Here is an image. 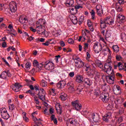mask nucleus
Wrapping results in <instances>:
<instances>
[{
  "label": "nucleus",
  "instance_id": "obj_39",
  "mask_svg": "<svg viewBox=\"0 0 126 126\" xmlns=\"http://www.w3.org/2000/svg\"><path fill=\"white\" fill-rule=\"evenodd\" d=\"M51 121H53V122L54 123L55 125H57L58 124V120H57V118H56V117L55 115H52L51 117Z\"/></svg>",
  "mask_w": 126,
  "mask_h": 126
},
{
  "label": "nucleus",
  "instance_id": "obj_20",
  "mask_svg": "<svg viewBox=\"0 0 126 126\" xmlns=\"http://www.w3.org/2000/svg\"><path fill=\"white\" fill-rule=\"evenodd\" d=\"M37 32L39 33V34H41V35L44 36V37H48V36H49V32L46 31V30H45L44 29H41V30L37 31Z\"/></svg>",
  "mask_w": 126,
  "mask_h": 126
},
{
  "label": "nucleus",
  "instance_id": "obj_52",
  "mask_svg": "<svg viewBox=\"0 0 126 126\" xmlns=\"http://www.w3.org/2000/svg\"><path fill=\"white\" fill-rule=\"evenodd\" d=\"M124 121V119H123V117H119L116 120L117 124H120V123H122Z\"/></svg>",
  "mask_w": 126,
  "mask_h": 126
},
{
  "label": "nucleus",
  "instance_id": "obj_10",
  "mask_svg": "<svg viewBox=\"0 0 126 126\" xmlns=\"http://www.w3.org/2000/svg\"><path fill=\"white\" fill-rule=\"evenodd\" d=\"M66 125L67 126H78V123L75 120L71 118L67 121Z\"/></svg>",
  "mask_w": 126,
  "mask_h": 126
},
{
  "label": "nucleus",
  "instance_id": "obj_24",
  "mask_svg": "<svg viewBox=\"0 0 126 126\" xmlns=\"http://www.w3.org/2000/svg\"><path fill=\"white\" fill-rule=\"evenodd\" d=\"M115 7L117 11L118 12H122L123 11V7H122V5L119 3H116L115 4Z\"/></svg>",
  "mask_w": 126,
  "mask_h": 126
},
{
  "label": "nucleus",
  "instance_id": "obj_15",
  "mask_svg": "<svg viewBox=\"0 0 126 126\" xmlns=\"http://www.w3.org/2000/svg\"><path fill=\"white\" fill-rule=\"evenodd\" d=\"M92 119L94 123H100V117L97 113H94L92 115Z\"/></svg>",
  "mask_w": 126,
  "mask_h": 126
},
{
  "label": "nucleus",
  "instance_id": "obj_19",
  "mask_svg": "<svg viewBox=\"0 0 126 126\" xmlns=\"http://www.w3.org/2000/svg\"><path fill=\"white\" fill-rule=\"evenodd\" d=\"M19 22L21 24H25L28 23V19L24 16H21L19 18Z\"/></svg>",
  "mask_w": 126,
  "mask_h": 126
},
{
  "label": "nucleus",
  "instance_id": "obj_55",
  "mask_svg": "<svg viewBox=\"0 0 126 126\" xmlns=\"http://www.w3.org/2000/svg\"><path fill=\"white\" fill-rule=\"evenodd\" d=\"M8 28L10 29V31L11 32H14L15 31L13 29V26H12V24L9 25Z\"/></svg>",
  "mask_w": 126,
  "mask_h": 126
},
{
  "label": "nucleus",
  "instance_id": "obj_47",
  "mask_svg": "<svg viewBox=\"0 0 126 126\" xmlns=\"http://www.w3.org/2000/svg\"><path fill=\"white\" fill-rule=\"evenodd\" d=\"M94 75L95 79H98V78L100 77V73L98 72H97L96 71L94 72Z\"/></svg>",
  "mask_w": 126,
  "mask_h": 126
},
{
  "label": "nucleus",
  "instance_id": "obj_43",
  "mask_svg": "<svg viewBox=\"0 0 126 126\" xmlns=\"http://www.w3.org/2000/svg\"><path fill=\"white\" fill-rule=\"evenodd\" d=\"M15 109V106L14 104H11L9 105V110L10 112H12V111Z\"/></svg>",
  "mask_w": 126,
  "mask_h": 126
},
{
  "label": "nucleus",
  "instance_id": "obj_1",
  "mask_svg": "<svg viewBox=\"0 0 126 126\" xmlns=\"http://www.w3.org/2000/svg\"><path fill=\"white\" fill-rule=\"evenodd\" d=\"M114 22H115V19L110 16L106 17L104 19H101L100 28L101 29H105V28L107 27V24L109 25H112L114 24Z\"/></svg>",
  "mask_w": 126,
  "mask_h": 126
},
{
  "label": "nucleus",
  "instance_id": "obj_56",
  "mask_svg": "<svg viewBox=\"0 0 126 126\" xmlns=\"http://www.w3.org/2000/svg\"><path fill=\"white\" fill-rule=\"evenodd\" d=\"M34 102L35 104H36L37 105H38V104H40V101H39V99H38L37 96H35L34 97Z\"/></svg>",
  "mask_w": 126,
  "mask_h": 126
},
{
  "label": "nucleus",
  "instance_id": "obj_48",
  "mask_svg": "<svg viewBox=\"0 0 126 126\" xmlns=\"http://www.w3.org/2000/svg\"><path fill=\"white\" fill-rule=\"evenodd\" d=\"M43 66H45V64H44V62L38 64L37 66V68H39V69H42V67H43Z\"/></svg>",
  "mask_w": 126,
  "mask_h": 126
},
{
  "label": "nucleus",
  "instance_id": "obj_18",
  "mask_svg": "<svg viewBox=\"0 0 126 126\" xmlns=\"http://www.w3.org/2000/svg\"><path fill=\"white\" fill-rule=\"evenodd\" d=\"M67 87H68V89L70 92H73V91H74V88H73V81H69L67 83Z\"/></svg>",
  "mask_w": 126,
  "mask_h": 126
},
{
  "label": "nucleus",
  "instance_id": "obj_60",
  "mask_svg": "<svg viewBox=\"0 0 126 126\" xmlns=\"http://www.w3.org/2000/svg\"><path fill=\"white\" fill-rule=\"evenodd\" d=\"M116 58L117 61H122V56H121V55H117Z\"/></svg>",
  "mask_w": 126,
  "mask_h": 126
},
{
  "label": "nucleus",
  "instance_id": "obj_57",
  "mask_svg": "<svg viewBox=\"0 0 126 126\" xmlns=\"http://www.w3.org/2000/svg\"><path fill=\"white\" fill-rule=\"evenodd\" d=\"M56 19L58 21H62L63 20V17L61 15L57 16Z\"/></svg>",
  "mask_w": 126,
  "mask_h": 126
},
{
  "label": "nucleus",
  "instance_id": "obj_62",
  "mask_svg": "<svg viewBox=\"0 0 126 126\" xmlns=\"http://www.w3.org/2000/svg\"><path fill=\"white\" fill-rule=\"evenodd\" d=\"M39 64V62L37 60H34L33 62V65L34 66H37L38 64Z\"/></svg>",
  "mask_w": 126,
  "mask_h": 126
},
{
  "label": "nucleus",
  "instance_id": "obj_49",
  "mask_svg": "<svg viewBox=\"0 0 126 126\" xmlns=\"http://www.w3.org/2000/svg\"><path fill=\"white\" fill-rule=\"evenodd\" d=\"M84 20V16H81L80 18L79 19V24H82V22H83Z\"/></svg>",
  "mask_w": 126,
  "mask_h": 126
},
{
  "label": "nucleus",
  "instance_id": "obj_63",
  "mask_svg": "<svg viewBox=\"0 0 126 126\" xmlns=\"http://www.w3.org/2000/svg\"><path fill=\"white\" fill-rule=\"evenodd\" d=\"M111 32H106V38H105V39H107V38H109V37H111Z\"/></svg>",
  "mask_w": 126,
  "mask_h": 126
},
{
  "label": "nucleus",
  "instance_id": "obj_27",
  "mask_svg": "<svg viewBox=\"0 0 126 126\" xmlns=\"http://www.w3.org/2000/svg\"><path fill=\"white\" fill-rule=\"evenodd\" d=\"M64 3L66 6H73V3H74V1L73 0H66Z\"/></svg>",
  "mask_w": 126,
  "mask_h": 126
},
{
  "label": "nucleus",
  "instance_id": "obj_13",
  "mask_svg": "<svg viewBox=\"0 0 126 126\" xmlns=\"http://www.w3.org/2000/svg\"><path fill=\"white\" fill-rule=\"evenodd\" d=\"M96 13L98 16H101L103 15V8L102 7V5L100 4H97L96 6Z\"/></svg>",
  "mask_w": 126,
  "mask_h": 126
},
{
  "label": "nucleus",
  "instance_id": "obj_3",
  "mask_svg": "<svg viewBox=\"0 0 126 126\" xmlns=\"http://www.w3.org/2000/svg\"><path fill=\"white\" fill-rule=\"evenodd\" d=\"M104 71H105V72H106V73L109 75L114 74V70H113V67L109 63H106L104 64Z\"/></svg>",
  "mask_w": 126,
  "mask_h": 126
},
{
  "label": "nucleus",
  "instance_id": "obj_42",
  "mask_svg": "<svg viewBox=\"0 0 126 126\" xmlns=\"http://www.w3.org/2000/svg\"><path fill=\"white\" fill-rule=\"evenodd\" d=\"M0 111L1 115L5 114L6 113H7V110H6V109L4 107H2V108H0Z\"/></svg>",
  "mask_w": 126,
  "mask_h": 126
},
{
  "label": "nucleus",
  "instance_id": "obj_46",
  "mask_svg": "<svg viewBox=\"0 0 126 126\" xmlns=\"http://www.w3.org/2000/svg\"><path fill=\"white\" fill-rule=\"evenodd\" d=\"M51 41H52V39H48L45 43H42V45L43 46H49V45H50V43H51Z\"/></svg>",
  "mask_w": 126,
  "mask_h": 126
},
{
  "label": "nucleus",
  "instance_id": "obj_9",
  "mask_svg": "<svg viewBox=\"0 0 126 126\" xmlns=\"http://www.w3.org/2000/svg\"><path fill=\"white\" fill-rule=\"evenodd\" d=\"M126 22V17L122 14H118L117 15V22L122 24Z\"/></svg>",
  "mask_w": 126,
  "mask_h": 126
},
{
  "label": "nucleus",
  "instance_id": "obj_6",
  "mask_svg": "<svg viewBox=\"0 0 126 126\" xmlns=\"http://www.w3.org/2000/svg\"><path fill=\"white\" fill-rule=\"evenodd\" d=\"M85 63L82 61V60L79 58L75 59V66L77 68H81L83 67Z\"/></svg>",
  "mask_w": 126,
  "mask_h": 126
},
{
  "label": "nucleus",
  "instance_id": "obj_58",
  "mask_svg": "<svg viewBox=\"0 0 126 126\" xmlns=\"http://www.w3.org/2000/svg\"><path fill=\"white\" fill-rule=\"evenodd\" d=\"M99 41H101V42H103V43H104L105 44H107V43L106 42V40H105V39H104V38H103L100 35L99 36Z\"/></svg>",
  "mask_w": 126,
  "mask_h": 126
},
{
  "label": "nucleus",
  "instance_id": "obj_51",
  "mask_svg": "<svg viewBox=\"0 0 126 126\" xmlns=\"http://www.w3.org/2000/svg\"><path fill=\"white\" fill-rule=\"evenodd\" d=\"M113 88L118 90V94L121 93V87H120L119 86L115 85Z\"/></svg>",
  "mask_w": 126,
  "mask_h": 126
},
{
  "label": "nucleus",
  "instance_id": "obj_37",
  "mask_svg": "<svg viewBox=\"0 0 126 126\" xmlns=\"http://www.w3.org/2000/svg\"><path fill=\"white\" fill-rule=\"evenodd\" d=\"M1 116L2 118L4 119V120H8V119H9V115L8 113H7V112L4 113V114H1Z\"/></svg>",
  "mask_w": 126,
  "mask_h": 126
},
{
  "label": "nucleus",
  "instance_id": "obj_64",
  "mask_svg": "<svg viewBox=\"0 0 126 126\" xmlns=\"http://www.w3.org/2000/svg\"><path fill=\"white\" fill-rule=\"evenodd\" d=\"M118 0V3L119 4H123L125 2H126V0Z\"/></svg>",
  "mask_w": 126,
  "mask_h": 126
},
{
  "label": "nucleus",
  "instance_id": "obj_50",
  "mask_svg": "<svg viewBox=\"0 0 126 126\" xmlns=\"http://www.w3.org/2000/svg\"><path fill=\"white\" fill-rule=\"evenodd\" d=\"M86 60L88 62H91V60H90V58L91 56H90V54H89V52H87L86 53Z\"/></svg>",
  "mask_w": 126,
  "mask_h": 126
},
{
  "label": "nucleus",
  "instance_id": "obj_44",
  "mask_svg": "<svg viewBox=\"0 0 126 126\" xmlns=\"http://www.w3.org/2000/svg\"><path fill=\"white\" fill-rule=\"evenodd\" d=\"M30 67H31V63L28 62L25 64V68L28 70H29L30 69Z\"/></svg>",
  "mask_w": 126,
  "mask_h": 126
},
{
  "label": "nucleus",
  "instance_id": "obj_36",
  "mask_svg": "<svg viewBox=\"0 0 126 126\" xmlns=\"http://www.w3.org/2000/svg\"><path fill=\"white\" fill-rule=\"evenodd\" d=\"M112 48L115 53H119L120 51V47H119V46L117 45H113Z\"/></svg>",
  "mask_w": 126,
  "mask_h": 126
},
{
  "label": "nucleus",
  "instance_id": "obj_26",
  "mask_svg": "<svg viewBox=\"0 0 126 126\" xmlns=\"http://www.w3.org/2000/svg\"><path fill=\"white\" fill-rule=\"evenodd\" d=\"M83 76L81 75H77L76 77V81L78 82V83H82L83 82Z\"/></svg>",
  "mask_w": 126,
  "mask_h": 126
},
{
  "label": "nucleus",
  "instance_id": "obj_33",
  "mask_svg": "<svg viewBox=\"0 0 126 126\" xmlns=\"http://www.w3.org/2000/svg\"><path fill=\"white\" fill-rule=\"evenodd\" d=\"M22 115L23 119L25 121V122L28 123V122L29 121V119H28V118L26 117V113L22 111Z\"/></svg>",
  "mask_w": 126,
  "mask_h": 126
},
{
  "label": "nucleus",
  "instance_id": "obj_59",
  "mask_svg": "<svg viewBox=\"0 0 126 126\" xmlns=\"http://www.w3.org/2000/svg\"><path fill=\"white\" fill-rule=\"evenodd\" d=\"M85 67H86V71H88V70L90 69V65L88 63H86L85 65Z\"/></svg>",
  "mask_w": 126,
  "mask_h": 126
},
{
  "label": "nucleus",
  "instance_id": "obj_38",
  "mask_svg": "<svg viewBox=\"0 0 126 126\" xmlns=\"http://www.w3.org/2000/svg\"><path fill=\"white\" fill-rule=\"evenodd\" d=\"M121 38L123 42H126V34L125 32L121 33Z\"/></svg>",
  "mask_w": 126,
  "mask_h": 126
},
{
  "label": "nucleus",
  "instance_id": "obj_31",
  "mask_svg": "<svg viewBox=\"0 0 126 126\" xmlns=\"http://www.w3.org/2000/svg\"><path fill=\"white\" fill-rule=\"evenodd\" d=\"M102 54L104 55L111 54V50L108 48H105L102 50Z\"/></svg>",
  "mask_w": 126,
  "mask_h": 126
},
{
  "label": "nucleus",
  "instance_id": "obj_35",
  "mask_svg": "<svg viewBox=\"0 0 126 126\" xmlns=\"http://www.w3.org/2000/svg\"><path fill=\"white\" fill-rule=\"evenodd\" d=\"M101 89L103 91H107V89H110V86L107 85L106 84H104V85L101 86Z\"/></svg>",
  "mask_w": 126,
  "mask_h": 126
},
{
  "label": "nucleus",
  "instance_id": "obj_14",
  "mask_svg": "<svg viewBox=\"0 0 126 126\" xmlns=\"http://www.w3.org/2000/svg\"><path fill=\"white\" fill-rule=\"evenodd\" d=\"M38 95L40 100L45 101V96H46V94H45V91L44 90V89H40L39 92L38 94Z\"/></svg>",
  "mask_w": 126,
  "mask_h": 126
},
{
  "label": "nucleus",
  "instance_id": "obj_7",
  "mask_svg": "<svg viewBox=\"0 0 126 126\" xmlns=\"http://www.w3.org/2000/svg\"><path fill=\"white\" fill-rule=\"evenodd\" d=\"M100 100L104 102V103H107L110 99V96L109 94L102 93L100 97Z\"/></svg>",
  "mask_w": 126,
  "mask_h": 126
},
{
  "label": "nucleus",
  "instance_id": "obj_16",
  "mask_svg": "<svg viewBox=\"0 0 126 126\" xmlns=\"http://www.w3.org/2000/svg\"><path fill=\"white\" fill-rule=\"evenodd\" d=\"M110 119H112V113L110 112L107 113L102 118V120L106 123L109 122V120H110Z\"/></svg>",
  "mask_w": 126,
  "mask_h": 126
},
{
  "label": "nucleus",
  "instance_id": "obj_17",
  "mask_svg": "<svg viewBox=\"0 0 126 126\" xmlns=\"http://www.w3.org/2000/svg\"><path fill=\"white\" fill-rule=\"evenodd\" d=\"M21 87H22V86H21V85H20L18 83H15L14 85H13V86L12 88V89L15 92H18L19 91V89H20V88H21Z\"/></svg>",
  "mask_w": 126,
  "mask_h": 126
},
{
  "label": "nucleus",
  "instance_id": "obj_23",
  "mask_svg": "<svg viewBox=\"0 0 126 126\" xmlns=\"http://www.w3.org/2000/svg\"><path fill=\"white\" fill-rule=\"evenodd\" d=\"M84 85L86 86H91L92 85V81L88 78H85L84 80Z\"/></svg>",
  "mask_w": 126,
  "mask_h": 126
},
{
  "label": "nucleus",
  "instance_id": "obj_53",
  "mask_svg": "<svg viewBox=\"0 0 126 126\" xmlns=\"http://www.w3.org/2000/svg\"><path fill=\"white\" fill-rule=\"evenodd\" d=\"M91 14L92 15V18L94 20L95 19V11L94 10H92L91 11Z\"/></svg>",
  "mask_w": 126,
  "mask_h": 126
},
{
  "label": "nucleus",
  "instance_id": "obj_11",
  "mask_svg": "<svg viewBox=\"0 0 126 126\" xmlns=\"http://www.w3.org/2000/svg\"><path fill=\"white\" fill-rule=\"evenodd\" d=\"M72 105L73 106H74L76 111H80V110H81V108L82 107L81 104L79 103L78 100L73 101L72 102Z\"/></svg>",
  "mask_w": 126,
  "mask_h": 126
},
{
  "label": "nucleus",
  "instance_id": "obj_22",
  "mask_svg": "<svg viewBox=\"0 0 126 126\" xmlns=\"http://www.w3.org/2000/svg\"><path fill=\"white\" fill-rule=\"evenodd\" d=\"M65 81H61L57 84L58 88H60V89H62V88H64V86H65Z\"/></svg>",
  "mask_w": 126,
  "mask_h": 126
},
{
  "label": "nucleus",
  "instance_id": "obj_5",
  "mask_svg": "<svg viewBox=\"0 0 126 126\" xmlns=\"http://www.w3.org/2000/svg\"><path fill=\"white\" fill-rule=\"evenodd\" d=\"M93 49L95 54H99L102 51V44L98 42L94 43Z\"/></svg>",
  "mask_w": 126,
  "mask_h": 126
},
{
  "label": "nucleus",
  "instance_id": "obj_61",
  "mask_svg": "<svg viewBox=\"0 0 126 126\" xmlns=\"http://www.w3.org/2000/svg\"><path fill=\"white\" fill-rule=\"evenodd\" d=\"M88 47H89V44H88L87 43H85L84 46V51H86V50L88 49Z\"/></svg>",
  "mask_w": 126,
  "mask_h": 126
},
{
  "label": "nucleus",
  "instance_id": "obj_25",
  "mask_svg": "<svg viewBox=\"0 0 126 126\" xmlns=\"http://www.w3.org/2000/svg\"><path fill=\"white\" fill-rule=\"evenodd\" d=\"M56 111L57 112V114H59V115H61L63 112V110L62 109V108L61 107V104L60 103H57L56 105Z\"/></svg>",
  "mask_w": 126,
  "mask_h": 126
},
{
  "label": "nucleus",
  "instance_id": "obj_2",
  "mask_svg": "<svg viewBox=\"0 0 126 126\" xmlns=\"http://www.w3.org/2000/svg\"><path fill=\"white\" fill-rule=\"evenodd\" d=\"M46 26V20L44 19H40L36 22V31L43 29V27Z\"/></svg>",
  "mask_w": 126,
  "mask_h": 126
},
{
  "label": "nucleus",
  "instance_id": "obj_45",
  "mask_svg": "<svg viewBox=\"0 0 126 126\" xmlns=\"http://www.w3.org/2000/svg\"><path fill=\"white\" fill-rule=\"evenodd\" d=\"M51 95L53 96H55L56 95V90L54 89H51L49 91Z\"/></svg>",
  "mask_w": 126,
  "mask_h": 126
},
{
  "label": "nucleus",
  "instance_id": "obj_32",
  "mask_svg": "<svg viewBox=\"0 0 126 126\" xmlns=\"http://www.w3.org/2000/svg\"><path fill=\"white\" fill-rule=\"evenodd\" d=\"M0 78L2 79H6V77H7V73L6 71H3L0 75Z\"/></svg>",
  "mask_w": 126,
  "mask_h": 126
},
{
  "label": "nucleus",
  "instance_id": "obj_41",
  "mask_svg": "<svg viewBox=\"0 0 126 126\" xmlns=\"http://www.w3.org/2000/svg\"><path fill=\"white\" fill-rule=\"evenodd\" d=\"M67 96V95H66V94L63 93L61 94V95L60 97L62 100H63V101H64V100H66Z\"/></svg>",
  "mask_w": 126,
  "mask_h": 126
},
{
  "label": "nucleus",
  "instance_id": "obj_28",
  "mask_svg": "<svg viewBox=\"0 0 126 126\" xmlns=\"http://www.w3.org/2000/svg\"><path fill=\"white\" fill-rule=\"evenodd\" d=\"M77 4L75 5V8L76 9H79V8H82L83 7L82 5H84V2H76Z\"/></svg>",
  "mask_w": 126,
  "mask_h": 126
},
{
  "label": "nucleus",
  "instance_id": "obj_12",
  "mask_svg": "<svg viewBox=\"0 0 126 126\" xmlns=\"http://www.w3.org/2000/svg\"><path fill=\"white\" fill-rule=\"evenodd\" d=\"M9 7L11 12H15V11L17 10V5L16 3L13 1L10 3Z\"/></svg>",
  "mask_w": 126,
  "mask_h": 126
},
{
  "label": "nucleus",
  "instance_id": "obj_40",
  "mask_svg": "<svg viewBox=\"0 0 126 126\" xmlns=\"http://www.w3.org/2000/svg\"><path fill=\"white\" fill-rule=\"evenodd\" d=\"M40 85L42 86V87H46L48 85V84L47 81H45L44 80H42L40 83Z\"/></svg>",
  "mask_w": 126,
  "mask_h": 126
},
{
  "label": "nucleus",
  "instance_id": "obj_21",
  "mask_svg": "<svg viewBox=\"0 0 126 126\" xmlns=\"http://www.w3.org/2000/svg\"><path fill=\"white\" fill-rule=\"evenodd\" d=\"M69 18L73 24H77L78 20H77V18L75 16V15H70L69 16Z\"/></svg>",
  "mask_w": 126,
  "mask_h": 126
},
{
  "label": "nucleus",
  "instance_id": "obj_54",
  "mask_svg": "<svg viewBox=\"0 0 126 126\" xmlns=\"http://www.w3.org/2000/svg\"><path fill=\"white\" fill-rule=\"evenodd\" d=\"M118 66L119 68V70H122V69H124V67H123V64H122V63L119 62L118 63Z\"/></svg>",
  "mask_w": 126,
  "mask_h": 126
},
{
  "label": "nucleus",
  "instance_id": "obj_8",
  "mask_svg": "<svg viewBox=\"0 0 126 126\" xmlns=\"http://www.w3.org/2000/svg\"><path fill=\"white\" fill-rule=\"evenodd\" d=\"M103 77L106 78V81L108 84H114V83H115V76L114 74L112 75L103 76Z\"/></svg>",
  "mask_w": 126,
  "mask_h": 126
},
{
  "label": "nucleus",
  "instance_id": "obj_30",
  "mask_svg": "<svg viewBox=\"0 0 126 126\" xmlns=\"http://www.w3.org/2000/svg\"><path fill=\"white\" fill-rule=\"evenodd\" d=\"M36 115H38V112L37 111H35L33 113H32V119L34 121V122L36 124H38V119L37 118H36Z\"/></svg>",
  "mask_w": 126,
  "mask_h": 126
},
{
  "label": "nucleus",
  "instance_id": "obj_4",
  "mask_svg": "<svg viewBox=\"0 0 126 126\" xmlns=\"http://www.w3.org/2000/svg\"><path fill=\"white\" fill-rule=\"evenodd\" d=\"M44 64L46 70H53L55 68V64L52 61L44 62Z\"/></svg>",
  "mask_w": 126,
  "mask_h": 126
},
{
  "label": "nucleus",
  "instance_id": "obj_29",
  "mask_svg": "<svg viewBox=\"0 0 126 126\" xmlns=\"http://www.w3.org/2000/svg\"><path fill=\"white\" fill-rule=\"evenodd\" d=\"M95 63L97 65V66L99 67V68H103V67H104V65H103V63H102L100 60L96 59L95 61Z\"/></svg>",
  "mask_w": 126,
  "mask_h": 126
},
{
  "label": "nucleus",
  "instance_id": "obj_34",
  "mask_svg": "<svg viewBox=\"0 0 126 126\" xmlns=\"http://www.w3.org/2000/svg\"><path fill=\"white\" fill-rule=\"evenodd\" d=\"M100 94H101V91H100V89L99 88H96L94 90V94L96 96H99Z\"/></svg>",
  "mask_w": 126,
  "mask_h": 126
}]
</instances>
